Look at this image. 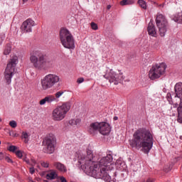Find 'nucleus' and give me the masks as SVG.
I'll list each match as a JSON object with an SVG mask.
<instances>
[{"label":"nucleus","instance_id":"1","mask_svg":"<svg viewBox=\"0 0 182 182\" xmlns=\"http://www.w3.org/2000/svg\"><path fill=\"white\" fill-rule=\"evenodd\" d=\"M113 156L107 154L97 161H95L93 151L87 148L86 154H80L78 156V163L81 165V168L91 177L94 178H101L106 182L112 181V177L109 175V171L113 170Z\"/></svg>","mask_w":182,"mask_h":182},{"label":"nucleus","instance_id":"2","mask_svg":"<svg viewBox=\"0 0 182 182\" xmlns=\"http://www.w3.org/2000/svg\"><path fill=\"white\" fill-rule=\"evenodd\" d=\"M153 134L146 129H139L134 132L132 139L129 141L132 149L141 150L145 154H149L153 149Z\"/></svg>","mask_w":182,"mask_h":182},{"label":"nucleus","instance_id":"3","mask_svg":"<svg viewBox=\"0 0 182 182\" xmlns=\"http://www.w3.org/2000/svg\"><path fill=\"white\" fill-rule=\"evenodd\" d=\"M30 61L37 70H48L52 66V60L42 53L31 55Z\"/></svg>","mask_w":182,"mask_h":182},{"label":"nucleus","instance_id":"4","mask_svg":"<svg viewBox=\"0 0 182 182\" xmlns=\"http://www.w3.org/2000/svg\"><path fill=\"white\" fill-rule=\"evenodd\" d=\"M72 107L70 102H63L61 105L57 106L52 112V118L55 122H60L66 117V114Z\"/></svg>","mask_w":182,"mask_h":182},{"label":"nucleus","instance_id":"5","mask_svg":"<svg viewBox=\"0 0 182 182\" xmlns=\"http://www.w3.org/2000/svg\"><path fill=\"white\" fill-rule=\"evenodd\" d=\"M60 41L61 45H63L65 49H75V38L73 37V35H72V33L69 31V30L66 28L60 29Z\"/></svg>","mask_w":182,"mask_h":182},{"label":"nucleus","instance_id":"6","mask_svg":"<svg viewBox=\"0 0 182 182\" xmlns=\"http://www.w3.org/2000/svg\"><path fill=\"white\" fill-rule=\"evenodd\" d=\"M18 56L14 55L7 64L4 72V79L7 85H11L12 77L15 75V68L18 65Z\"/></svg>","mask_w":182,"mask_h":182},{"label":"nucleus","instance_id":"7","mask_svg":"<svg viewBox=\"0 0 182 182\" xmlns=\"http://www.w3.org/2000/svg\"><path fill=\"white\" fill-rule=\"evenodd\" d=\"M60 77L55 74L46 75L41 80V90H49L52 89L57 83H59Z\"/></svg>","mask_w":182,"mask_h":182},{"label":"nucleus","instance_id":"8","mask_svg":"<svg viewBox=\"0 0 182 182\" xmlns=\"http://www.w3.org/2000/svg\"><path fill=\"white\" fill-rule=\"evenodd\" d=\"M43 146L44 153L48 154H53L55 152V147H56V137L53 134H49L44 138L43 141Z\"/></svg>","mask_w":182,"mask_h":182},{"label":"nucleus","instance_id":"9","mask_svg":"<svg viewBox=\"0 0 182 182\" xmlns=\"http://www.w3.org/2000/svg\"><path fill=\"white\" fill-rule=\"evenodd\" d=\"M104 77L107 79V80H109V83H113L114 85H118L124 80L123 73H120V71L116 72L113 70H110L107 73L104 75Z\"/></svg>","mask_w":182,"mask_h":182},{"label":"nucleus","instance_id":"10","mask_svg":"<svg viewBox=\"0 0 182 182\" xmlns=\"http://www.w3.org/2000/svg\"><path fill=\"white\" fill-rule=\"evenodd\" d=\"M166 72V64L161 63L153 65L149 72V77L151 80L159 79Z\"/></svg>","mask_w":182,"mask_h":182},{"label":"nucleus","instance_id":"11","mask_svg":"<svg viewBox=\"0 0 182 182\" xmlns=\"http://www.w3.org/2000/svg\"><path fill=\"white\" fill-rule=\"evenodd\" d=\"M156 26L159 31L160 36H166V32H167V20L163 14H158L156 18Z\"/></svg>","mask_w":182,"mask_h":182},{"label":"nucleus","instance_id":"12","mask_svg":"<svg viewBox=\"0 0 182 182\" xmlns=\"http://www.w3.org/2000/svg\"><path fill=\"white\" fill-rule=\"evenodd\" d=\"M174 90L176 93L175 97H178L181 102L179 104V107H178V122L179 123H181L182 120L180 119V117H181L182 115V82L176 83L174 87Z\"/></svg>","mask_w":182,"mask_h":182},{"label":"nucleus","instance_id":"13","mask_svg":"<svg viewBox=\"0 0 182 182\" xmlns=\"http://www.w3.org/2000/svg\"><path fill=\"white\" fill-rule=\"evenodd\" d=\"M33 26H35V21L31 18H28L23 21L21 26V31L23 33H29V32H32Z\"/></svg>","mask_w":182,"mask_h":182},{"label":"nucleus","instance_id":"14","mask_svg":"<svg viewBox=\"0 0 182 182\" xmlns=\"http://www.w3.org/2000/svg\"><path fill=\"white\" fill-rule=\"evenodd\" d=\"M100 133L102 136H107L110 133V125L106 122H100Z\"/></svg>","mask_w":182,"mask_h":182},{"label":"nucleus","instance_id":"15","mask_svg":"<svg viewBox=\"0 0 182 182\" xmlns=\"http://www.w3.org/2000/svg\"><path fill=\"white\" fill-rule=\"evenodd\" d=\"M100 130V122H93L90 124L88 132L90 134H96Z\"/></svg>","mask_w":182,"mask_h":182},{"label":"nucleus","instance_id":"16","mask_svg":"<svg viewBox=\"0 0 182 182\" xmlns=\"http://www.w3.org/2000/svg\"><path fill=\"white\" fill-rule=\"evenodd\" d=\"M53 102H56V97H55V95H48L40 100L39 105H41V106H43V105H46V103L50 105V103H53Z\"/></svg>","mask_w":182,"mask_h":182},{"label":"nucleus","instance_id":"17","mask_svg":"<svg viewBox=\"0 0 182 182\" xmlns=\"http://www.w3.org/2000/svg\"><path fill=\"white\" fill-rule=\"evenodd\" d=\"M148 33L151 36L157 38V31H156V27H154V24H153L151 21H150L148 25Z\"/></svg>","mask_w":182,"mask_h":182},{"label":"nucleus","instance_id":"18","mask_svg":"<svg viewBox=\"0 0 182 182\" xmlns=\"http://www.w3.org/2000/svg\"><path fill=\"white\" fill-rule=\"evenodd\" d=\"M53 166L55 168L58 170V171H60V173H66L68 171V168L66 166L60 162H54Z\"/></svg>","mask_w":182,"mask_h":182},{"label":"nucleus","instance_id":"19","mask_svg":"<svg viewBox=\"0 0 182 182\" xmlns=\"http://www.w3.org/2000/svg\"><path fill=\"white\" fill-rule=\"evenodd\" d=\"M58 177V173L55 171H50L46 176V178L47 180H55Z\"/></svg>","mask_w":182,"mask_h":182},{"label":"nucleus","instance_id":"20","mask_svg":"<svg viewBox=\"0 0 182 182\" xmlns=\"http://www.w3.org/2000/svg\"><path fill=\"white\" fill-rule=\"evenodd\" d=\"M173 19L178 23H182V12L178 13L176 15H175Z\"/></svg>","mask_w":182,"mask_h":182},{"label":"nucleus","instance_id":"21","mask_svg":"<svg viewBox=\"0 0 182 182\" xmlns=\"http://www.w3.org/2000/svg\"><path fill=\"white\" fill-rule=\"evenodd\" d=\"M137 4L139 5L140 8L142 9H147V3L144 0H138Z\"/></svg>","mask_w":182,"mask_h":182},{"label":"nucleus","instance_id":"22","mask_svg":"<svg viewBox=\"0 0 182 182\" xmlns=\"http://www.w3.org/2000/svg\"><path fill=\"white\" fill-rule=\"evenodd\" d=\"M70 126H79L80 124V119H70L68 122Z\"/></svg>","mask_w":182,"mask_h":182},{"label":"nucleus","instance_id":"23","mask_svg":"<svg viewBox=\"0 0 182 182\" xmlns=\"http://www.w3.org/2000/svg\"><path fill=\"white\" fill-rule=\"evenodd\" d=\"M134 0H122L120 1V5L124 6V5H133Z\"/></svg>","mask_w":182,"mask_h":182},{"label":"nucleus","instance_id":"24","mask_svg":"<svg viewBox=\"0 0 182 182\" xmlns=\"http://www.w3.org/2000/svg\"><path fill=\"white\" fill-rule=\"evenodd\" d=\"M11 44H7L4 48V55H9L11 53Z\"/></svg>","mask_w":182,"mask_h":182},{"label":"nucleus","instance_id":"25","mask_svg":"<svg viewBox=\"0 0 182 182\" xmlns=\"http://www.w3.org/2000/svg\"><path fill=\"white\" fill-rule=\"evenodd\" d=\"M21 137L22 139H25L24 143H28V141H29L28 139L29 137V134H28V132H23L21 134Z\"/></svg>","mask_w":182,"mask_h":182},{"label":"nucleus","instance_id":"26","mask_svg":"<svg viewBox=\"0 0 182 182\" xmlns=\"http://www.w3.org/2000/svg\"><path fill=\"white\" fill-rule=\"evenodd\" d=\"M25 161L27 164H31L32 166H35L36 164V161H35V159H31V161H29V159H26Z\"/></svg>","mask_w":182,"mask_h":182},{"label":"nucleus","instance_id":"27","mask_svg":"<svg viewBox=\"0 0 182 182\" xmlns=\"http://www.w3.org/2000/svg\"><path fill=\"white\" fill-rule=\"evenodd\" d=\"M62 95H63V91H58L55 94V97L56 99L55 102H58V99H59V97H60V96H62Z\"/></svg>","mask_w":182,"mask_h":182},{"label":"nucleus","instance_id":"28","mask_svg":"<svg viewBox=\"0 0 182 182\" xmlns=\"http://www.w3.org/2000/svg\"><path fill=\"white\" fill-rule=\"evenodd\" d=\"M9 126L11 127L13 129H16L18 126V124L16 122L15 120H12L9 122Z\"/></svg>","mask_w":182,"mask_h":182},{"label":"nucleus","instance_id":"29","mask_svg":"<svg viewBox=\"0 0 182 182\" xmlns=\"http://www.w3.org/2000/svg\"><path fill=\"white\" fill-rule=\"evenodd\" d=\"M16 155L17 156V157H18V159H22V157L23 156V153L21 151H15Z\"/></svg>","mask_w":182,"mask_h":182},{"label":"nucleus","instance_id":"30","mask_svg":"<svg viewBox=\"0 0 182 182\" xmlns=\"http://www.w3.org/2000/svg\"><path fill=\"white\" fill-rule=\"evenodd\" d=\"M91 28L93 29V31H97L99 29V27L97 26V24L95 22L91 23Z\"/></svg>","mask_w":182,"mask_h":182},{"label":"nucleus","instance_id":"31","mask_svg":"<svg viewBox=\"0 0 182 182\" xmlns=\"http://www.w3.org/2000/svg\"><path fill=\"white\" fill-rule=\"evenodd\" d=\"M17 149H18V147L13 145L9 147V151H12L13 153H15V151H16Z\"/></svg>","mask_w":182,"mask_h":182},{"label":"nucleus","instance_id":"32","mask_svg":"<svg viewBox=\"0 0 182 182\" xmlns=\"http://www.w3.org/2000/svg\"><path fill=\"white\" fill-rule=\"evenodd\" d=\"M41 166H42V167H44L45 168H48V167H49V163L42 162Z\"/></svg>","mask_w":182,"mask_h":182},{"label":"nucleus","instance_id":"33","mask_svg":"<svg viewBox=\"0 0 182 182\" xmlns=\"http://www.w3.org/2000/svg\"><path fill=\"white\" fill-rule=\"evenodd\" d=\"M77 82V83H83V82H85V79L83 77L78 78Z\"/></svg>","mask_w":182,"mask_h":182},{"label":"nucleus","instance_id":"34","mask_svg":"<svg viewBox=\"0 0 182 182\" xmlns=\"http://www.w3.org/2000/svg\"><path fill=\"white\" fill-rule=\"evenodd\" d=\"M5 159L7 163H13L12 159H11V158H9V156H6Z\"/></svg>","mask_w":182,"mask_h":182},{"label":"nucleus","instance_id":"35","mask_svg":"<svg viewBox=\"0 0 182 182\" xmlns=\"http://www.w3.org/2000/svg\"><path fill=\"white\" fill-rule=\"evenodd\" d=\"M60 180L61 182H68V181H66V178L63 176H61L60 178Z\"/></svg>","mask_w":182,"mask_h":182},{"label":"nucleus","instance_id":"36","mask_svg":"<svg viewBox=\"0 0 182 182\" xmlns=\"http://www.w3.org/2000/svg\"><path fill=\"white\" fill-rule=\"evenodd\" d=\"M30 173L31 174H33V173H35V168H33V167L30 168Z\"/></svg>","mask_w":182,"mask_h":182},{"label":"nucleus","instance_id":"37","mask_svg":"<svg viewBox=\"0 0 182 182\" xmlns=\"http://www.w3.org/2000/svg\"><path fill=\"white\" fill-rule=\"evenodd\" d=\"M5 37L0 36V45L2 44V42L4 41Z\"/></svg>","mask_w":182,"mask_h":182},{"label":"nucleus","instance_id":"38","mask_svg":"<svg viewBox=\"0 0 182 182\" xmlns=\"http://www.w3.org/2000/svg\"><path fill=\"white\" fill-rule=\"evenodd\" d=\"M4 159V153L0 152V160H2Z\"/></svg>","mask_w":182,"mask_h":182},{"label":"nucleus","instance_id":"39","mask_svg":"<svg viewBox=\"0 0 182 182\" xmlns=\"http://www.w3.org/2000/svg\"><path fill=\"white\" fill-rule=\"evenodd\" d=\"M12 136L13 137H18V134L16 133H13Z\"/></svg>","mask_w":182,"mask_h":182},{"label":"nucleus","instance_id":"40","mask_svg":"<svg viewBox=\"0 0 182 182\" xmlns=\"http://www.w3.org/2000/svg\"><path fill=\"white\" fill-rule=\"evenodd\" d=\"M146 182H154V180L151 179V178H149Z\"/></svg>","mask_w":182,"mask_h":182},{"label":"nucleus","instance_id":"41","mask_svg":"<svg viewBox=\"0 0 182 182\" xmlns=\"http://www.w3.org/2000/svg\"><path fill=\"white\" fill-rule=\"evenodd\" d=\"M110 8H112V6L110 5L107 6V9H110Z\"/></svg>","mask_w":182,"mask_h":182},{"label":"nucleus","instance_id":"42","mask_svg":"<svg viewBox=\"0 0 182 182\" xmlns=\"http://www.w3.org/2000/svg\"><path fill=\"white\" fill-rule=\"evenodd\" d=\"M117 119H118L117 117H114V120H117Z\"/></svg>","mask_w":182,"mask_h":182},{"label":"nucleus","instance_id":"43","mask_svg":"<svg viewBox=\"0 0 182 182\" xmlns=\"http://www.w3.org/2000/svg\"><path fill=\"white\" fill-rule=\"evenodd\" d=\"M24 2H28V0H23Z\"/></svg>","mask_w":182,"mask_h":182},{"label":"nucleus","instance_id":"44","mask_svg":"<svg viewBox=\"0 0 182 182\" xmlns=\"http://www.w3.org/2000/svg\"><path fill=\"white\" fill-rule=\"evenodd\" d=\"M0 122H2V119L0 118Z\"/></svg>","mask_w":182,"mask_h":182},{"label":"nucleus","instance_id":"45","mask_svg":"<svg viewBox=\"0 0 182 182\" xmlns=\"http://www.w3.org/2000/svg\"><path fill=\"white\" fill-rule=\"evenodd\" d=\"M1 141H0V144H1Z\"/></svg>","mask_w":182,"mask_h":182}]
</instances>
